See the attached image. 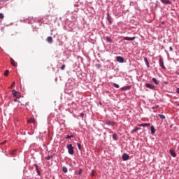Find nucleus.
Listing matches in <instances>:
<instances>
[{
  "mask_svg": "<svg viewBox=\"0 0 179 179\" xmlns=\"http://www.w3.org/2000/svg\"><path fill=\"white\" fill-rule=\"evenodd\" d=\"M21 22H23L24 23H36V22H37V23H43L44 22V20L41 17H38L35 18L29 17L27 19H22Z\"/></svg>",
  "mask_w": 179,
  "mask_h": 179,
  "instance_id": "f257e3e1",
  "label": "nucleus"
},
{
  "mask_svg": "<svg viewBox=\"0 0 179 179\" xmlns=\"http://www.w3.org/2000/svg\"><path fill=\"white\" fill-rule=\"evenodd\" d=\"M67 149L69 155H73V153H75V150L72 144L67 145Z\"/></svg>",
  "mask_w": 179,
  "mask_h": 179,
  "instance_id": "f03ea898",
  "label": "nucleus"
},
{
  "mask_svg": "<svg viewBox=\"0 0 179 179\" xmlns=\"http://www.w3.org/2000/svg\"><path fill=\"white\" fill-rule=\"evenodd\" d=\"M159 64L162 69H166V66H164V62L163 61V57L162 56H159Z\"/></svg>",
  "mask_w": 179,
  "mask_h": 179,
  "instance_id": "7ed1b4c3",
  "label": "nucleus"
},
{
  "mask_svg": "<svg viewBox=\"0 0 179 179\" xmlns=\"http://www.w3.org/2000/svg\"><path fill=\"white\" fill-rule=\"evenodd\" d=\"M12 93H13V97H15V99H20V97L22 96V94H20V92L15 90L12 91Z\"/></svg>",
  "mask_w": 179,
  "mask_h": 179,
  "instance_id": "20e7f679",
  "label": "nucleus"
},
{
  "mask_svg": "<svg viewBox=\"0 0 179 179\" xmlns=\"http://www.w3.org/2000/svg\"><path fill=\"white\" fill-rule=\"evenodd\" d=\"M64 27L66 30H69V31H71V30H73V23H66Z\"/></svg>",
  "mask_w": 179,
  "mask_h": 179,
  "instance_id": "39448f33",
  "label": "nucleus"
},
{
  "mask_svg": "<svg viewBox=\"0 0 179 179\" xmlns=\"http://www.w3.org/2000/svg\"><path fill=\"white\" fill-rule=\"evenodd\" d=\"M8 5V3H6V0H0V9H2V8H5Z\"/></svg>",
  "mask_w": 179,
  "mask_h": 179,
  "instance_id": "423d86ee",
  "label": "nucleus"
},
{
  "mask_svg": "<svg viewBox=\"0 0 179 179\" xmlns=\"http://www.w3.org/2000/svg\"><path fill=\"white\" fill-rule=\"evenodd\" d=\"M145 87H148V89H150L151 90H155V89H156V87H155V85H152L150 83H146Z\"/></svg>",
  "mask_w": 179,
  "mask_h": 179,
  "instance_id": "0eeeda50",
  "label": "nucleus"
},
{
  "mask_svg": "<svg viewBox=\"0 0 179 179\" xmlns=\"http://www.w3.org/2000/svg\"><path fill=\"white\" fill-rule=\"evenodd\" d=\"M122 159L124 162H127V160H129V155L127 153L122 155Z\"/></svg>",
  "mask_w": 179,
  "mask_h": 179,
  "instance_id": "6e6552de",
  "label": "nucleus"
},
{
  "mask_svg": "<svg viewBox=\"0 0 179 179\" xmlns=\"http://www.w3.org/2000/svg\"><path fill=\"white\" fill-rule=\"evenodd\" d=\"M131 85H127V86H124L120 88V90H122V92H125L126 90H131Z\"/></svg>",
  "mask_w": 179,
  "mask_h": 179,
  "instance_id": "1a4fd4ad",
  "label": "nucleus"
},
{
  "mask_svg": "<svg viewBox=\"0 0 179 179\" xmlns=\"http://www.w3.org/2000/svg\"><path fill=\"white\" fill-rule=\"evenodd\" d=\"M164 5H171V0H160Z\"/></svg>",
  "mask_w": 179,
  "mask_h": 179,
  "instance_id": "9d476101",
  "label": "nucleus"
},
{
  "mask_svg": "<svg viewBox=\"0 0 179 179\" xmlns=\"http://www.w3.org/2000/svg\"><path fill=\"white\" fill-rule=\"evenodd\" d=\"M135 38H136L135 36H133V37L126 36V37L123 38V40H126L127 41H134V40H135Z\"/></svg>",
  "mask_w": 179,
  "mask_h": 179,
  "instance_id": "9b49d317",
  "label": "nucleus"
},
{
  "mask_svg": "<svg viewBox=\"0 0 179 179\" xmlns=\"http://www.w3.org/2000/svg\"><path fill=\"white\" fill-rule=\"evenodd\" d=\"M116 61H117V62H120V64H124V57L118 56L116 57Z\"/></svg>",
  "mask_w": 179,
  "mask_h": 179,
  "instance_id": "f8f14e48",
  "label": "nucleus"
},
{
  "mask_svg": "<svg viewBox=\"0 0 179 179\" xmlns=\"http://www.w3.org/2000/svg\"><path fill=\"white\" fill-rule=\"evenodd\" d=\"M10 64L12 65V66H17V64L16 63V62H15V60L11 57L10 58Z\"/></svg>",
  "mask_w": 179,
  "mask_h": 179,
  "instance_id": "ddd939ff",
  "label": "nucleus"
},
{
  "mask_svg": "<svg viewBox=\"0 0 179 179\" xmlns=\"http://www.w3.org/2000/svg\"><path fill=\"white\" fill-rule=\"evenodd\" d=\"M106 125H111V127H114V125H115V122L108 120L106 121Z\"/></svg>",
  "mask_w": 179,
  "mask_h": 179,
  "instance_id": "4468645a",
  "label": "nucleus"
},
{
  "mask_svg": "<svg viewBox=\"0 0 179 179\" xmlns=\"http://www.w3.org/2000/svg\"><path fill=\"white\" fill-rule=\"evenodd\" d=\"M28 124H36V120L34 118L31 117L29 120H27Z\"/></svg>",
  "mask_w": 179,
  "mask_h": 179,
  "instance_id": "2eb2a0df",
  "label": "nucleus"
},
{
  "mask_svg": "<svg viewBox=\"0 0 179 179\" xmlns=\"http://www.w3.org/2000/svg\"><path fill=\"white\" fill-rule=\"evenodd\" d=\"M107 20L109 23H113V18H111V16L110 15V13H107Z\"/></svg>",
  "mask_w": 179,
  "mask_h": 179,
  "instance_id": "dca6fc26",
  "label": "nucleus"
},
{
  "mask_svg": "<svg viewBox=\"0 0 179 179\" xmlns=\"http://www.w3.org/2000/svg\"><path fill=\"white\" fill-rule=\"evenodd\" d=\"M169 153L173 157H177V154L176 152H174V150H170Z\"/></svg>",
  "mask_w": 179,
  "mask_h": 179,
  "instance_id": "f3484780",
  "label": "nucleus"
},
{
  "mask_svg": "<svg viewBox=\"0 0 179 179\" xmlns=\"http://www.w3.org/2000/svg\"><path fill=\"white\" fill-rule=\"evenodd\" d=\"M47 41L49 43V44H52V43H54V40H52V37L51 36H48L47 38Z\"/></svg>",
  "mask_w": 179,
  "mask_h": 179,
  "instance_id": "a211bd4d",
  "label": "nucleus"
},
{
  "mask_svg": "<svg viewBox=\"0 0 179 179\" xmlns=\"http://www.w3.org/2000/svg\"><path fill=\"white\" fill-rule=\"evenodd\" d=\"M144 62L146 64L147 68H150V65L149 64V61L147 57H144Z\"/></svg>",
  "mask_w": 179,
  "mask_h": 179,
  "instance_id": "6ab92c4d",
  "label": "nucleus"
},
{
  "mask_svg": "<svg viewBox=\"0 0 179 179\" xmlns=\"http://www.w3.org/2000/svg\"><path fill=\"white\" fill-rule=\"evenodd\" d=\"M138 127H150V123H143L138 124Z\"/></svg>",
  "mask_w": 179,
  "mask_h": 179,
  "instance_id": "aec40b11",
  "label": "nucleus"
},
{
  "mask_svg": "<svg viewBox=\"0 0 179 179\" xmlns=\"http://www.w3.org/2000/svg\"><path fill=\"white\" fill-rule=\"evenodd\" d=\"M150 131L152 135H154V134L156 132V129H155V126H151Z\"/></svg>",
  "mask_w": 179,
  "mask_h": 179,
  "instance_id": "412c9836",
  "label": "nucleus"
},
{
  "mask_svg": "<svg viewBox=\"0 0 179 179\" xmlns=\"http://www.w3.org/2000/svg\"><path fill=\"white\" fill-rule=\"evenodd\" d=\"M139 129H141V128L139 127H135L134 129H132L131 132L133 134H134V132H138V131H139Z\"/></svg>",
  "mask_w": 179,
  "mask_h": 179,
  "instance_id": "4be33fe9",
  "label": "nucleus"
},
{
  "mask_svg": "<svg viewBox=\"0 0 179 179\" xmlns=\"http://www.w3.org/2000/svg\"><path fill=\"white\" fill-rule=\"evenodd\" d=\"M152 82L154 83H155V85H159V80H157V79H156V78H152Z\"/></svg>",
  "mask_w": 179,
  "mask_h": 179,
  "instance_id": "5701e85b",
  "label": "nucleus"
},
{
  "mask_svg": "<svg viewBox=\"0 0 179 179\" xmlns=\"http://www.w3.org/2000/svg\"><path fill=\"white\" fill-rule=\"evenodd\" d=\"M75 136H73V134H71V135H67L66 137H65V139H71L72 138H74Z\"/></svg>",
  "mask_w": 179,
  "mask_h": 179,
  "instance_id": "b1692460",
  "label": "nucleus"
},
{
  "mask_svg": "<svg viewBox=\"0 0 179 179\" xmlns=\"http://www.w3.org/2000/svg\"><path fill=\"white\" fill-rule=\"evenodd\" d=\"M158 117H159L161 120H166V116H164V115L159 114Z\"/></svg>",
  "mask_w": 179,
  "mask_h": 179,
  "instance_id": "393cba45",
  "label": "nucleus"
},
{
  "mask_svg": "<svg viewBox=\"0 0 179 179\" xmlns=\"http://www.w3.org/2000/svg\"><path fill=\"white\" fill-rule=\"evenodd\" d=\"M113 139L114 141H118V138L117 137V134H113Z\"/></svg>",
  "mask_w": 179,
  "mask_h": 179,
  "instance_id": "a878e982",
  "label": "nucleus"
},
{
  "mask_svg": "<svg viewBox=\"0 0 179 179\" xmlns=\"http://www.w3.org/2000/svg\"><path fill=\"white\" fill-rule=\"evenodd\" d=\"M106 41H108V43H113V40H111V38L108 36H106Z\"/></svg>",
  "mask_w": 179,
  "mask_h": 179,
  "instance_id": "bb28decb",
  "label": "nucleus"
},
{
  "mask_svg": "<svg viewBox=\"0 0 179 179\" xmlns=\"http://www.w3.org/2000/svg\"><path fill=\"white\" fill-rule=\"evenodd\" d=\"M113 86L114 87H115L116 89H120V85L117 83H113Z\"/></svg>",
  "mask_w": 179,
  "mask_h": 179,
  "instance_id": "cd10ccee",
  "label": "nucleus"
},
{
  "mask_svg": "<svg viewBox=\"0 0 179 179\" xmlns=\"http://www.w3.org/2000/svg\"><path fill=\"white\" fill-rule=\"evenodd\" d=\"M17 151V150H14L13 151H12L11 152H10V155H12V156H14V155H16V152Z\"/></svg>",
  "mask_w": 179,
  "mask_h": 179,
  "instance_id": "c85d7f7f",
  "label": "nucleus"
},
{
  "mask_svg": "<svg viewBox=\"0 0 179 179\" xmlns=\"http://www.w3.org/2000/svg\"><path fill=\"white\" fill-rule=\"evenodd\" d=\"M77 146H78L79 150H82V145H80V143H78Z\"/></svg>",
  "mask_w": 179,
  "mask_h": 179,
  "instance_id": "c756f323",
  "label": "nucleus"
},
{
  "mask_svg": "<svg viewBox=\"0 0 179 179\" xmlns=\"http://www.w3.org/2000/svg\"><path fill=\"white\" fill-rule=\"evenodd\" d=\"M64 173H68V169L66 166H63Z\"/></svg>",
  "mask_w": 179,
  "mask_h": 179,
  "instance_id": "7c9ffc66",
  "label": "nucleus"
},
{
  "mask_svg": "<svg viewBox=\"0 0 179 179\" xmlns=\"http://www.w3.org/2000/svg\"><path fill=\"white\" fill-rule=\"evenodd\" d=\"M8 74H9V70H6L4 72V76H8Z\"/></svg>",
  "mask_w": 179,
  "mask_h": 179,
  "instance_id": "2f4dec72",
  "label": "nucleus"
},
{
  "mask_svg": "<svg viewBox=\"0 0 179 179\" xmlns=\"http://www.w3.org/2000/svg\"><path fill=\"white\" fill-rule=\"evenodd\" d=\"M95 66H96V68H97V69H99V68H101V65L99 64H95Z\"/></svg>",
  "mask_w": 179,
  "mask_h": 179,
  "instance_id": "473e14b6",
  "label": "nucleus"
},
{
  "mask_svg": "<svg viewBox=\"0 0 179 179\" xmlns=\"http://www.w3.org/2000/svg\"><path fill=\"white\" fill-rule=\"evenodd\" d=\"M15 85H16V83L13 82L11 85L9 87V89H12V87H13L15 86Z\"/></svg>",
  "mask_w": 179,
  "mask_h": 179,
  "instance_id": "72a5a7b5",
  "label": "nucleus"
},
{
  "mask_svg": "<svg viewBox=\"0 0 179 179\" xmlns=\"http://www.w3.org/2000/svg\"><path fill=\"white\" fill-rule=\"evenodd\" d=\"M82 171H83L82 169H80L78 172L76 174H78V176H80L82 174Z\"/></svg>",
  "mask_w": 179,
  "mask_h": 179,
  "instance_id": "f704fd0d",
  "label": "nucleus"
},
{
  "mask_svg": "<svg viewBox=\"0 0 179 179\" xmlns=\"http://www.w3.org/2000/svg\"><path fill=\"white\" fill-rule=\"evenodd\" d=\"M50 159H52V156L49 155V156L46 157V160H50Z\"/></svg>",
  "mask_w": 179,
  "mask_h": 179,
  "instance_id": "c9c22d12",
  "label": "nucleus"
},
{
  "mask_svg": "<svg viewBox=\"0 0 179 179\" xmlns=\"http://www.w3.org/2000/svg\"><path fill=\"white\" fill-rule=\"evenodd\" d=\"M36 171H38L40 169H38V165L37 164H34Z\"/></svg>",
  "mask_w": 179,
  "mask_h": 179,
  "instance_id": "e433bc0d",
  "label": "nucleus"
},
{
  "mask_svg": "<svg viewBox=\"0 0 179 179\" xmlns=\"http://www.w3.org/2000/svg\"><path fill=\"white\" fill-rule=\"evenodd\" d=\"M60 69L62 71H64L65 69V64H63L61 67H60Z\"/></svg>",
  "mask_w": 179,
  "mask_h": 179,
  "instance_id": "4c0bfd02",
  "label": "nucleus"
},
{
  "mask_svg": "<svg viewBox=\"0 0 179 179\" xmlns=\"http://www.w3.org/2000/svg\"><path fill=\"white\" fill-rule=\"evenodd\" d=\"M91 176L94 177V171L92 170Z\"/></svg>",
  "mask_w": 179,
  "mask_h": 179,
  "instance_id": "58836bf2",
  "label": "nucleus"
},
{
  "mask_svg": "<svg viewBox=\"0 0 179 179\" xmlns=\"http://www.w3.org/2000/svg\"><path fill=\"white\" fill-rule=\"evenodd\" d=\"M80 117H81V118H83V117H85V113H81L80 114Z\"/></svg>",
  "mask_w": 179,
  "mask_h": 179,
  "instance_id": "ea45409f",
  "label": "nucleus"
},
{
  "mask_svg": "<svg viewBox=\"0 0 179 179\" xmlns=\"http://www.w3.org/2000/svg\"><path fill=\"white\" fill-rule=\"evenodd\" d=\"M4 16L3 13H0V19H3Z\"/></svg>",
  "mask_w": 179,
  "mask_h": 179,
  "instance_id": "a19ab883",
  "label": "nucleus"
},
{
  "mask_svg": "<svg viewBox=\"0 0 179 179\" xmlns=\"http://www.w3.org/2000/svg\"><path fill=\"white\" fill-rule=\"evenodd\" d=\"M6 143V140H5L3 142L0 143V145H5Z\"/></svg>",
  "mask_w": 179,
  "mask_h": 179,
  "instance_id": "79ce46f5",
  "label": "nucleus"
},
{
  "mask_svg": "<svg viewBox=\"0 0 179 179\" xmlns=\"http://www.w3.org/2000/svg\"><path fill=\"white\" fill-rule=\"evenodd\" d=\"M169 50H170V51H171V52H173V48L171 46V47H169Z\"/></svg>",
  "mask_w": 179,
  "mask_h": 179,
  "instance_id": "37998d69",
  "label": "nucleus"
},
{
  "mask_svg": "<svg viewBox=\"0 0 179 179\" xmlns=\"http://www.w3.org/2000/svg\"><path fill=\"white\" fill-rule=\"evenodd\" d=\"M159 107V106H153L152 108V110H155V108H157Z\"/></svg>",
  "mask_w": 179,
  "mask_h": 179,
  "instance_id": "c03bdc74",
  "label": "nucleus"
},
{
  "mask_svg": "<svg viewBox=\"0 0 179 179\" xmlns=\"http://www.w3.org/2000/svg\"><path fill=\"white\" fill-rule=\"evenodd\" d=\"M36 173H37L38 176H40V174H41L40 170L39 171H36Z\"/></svg>",
  "mask_w": 179,
  "mask_h": 179,
  "instance_id": "a18cd8bd",
  "label": "nucleus"
},
{
  "mask_svg": "<svg viewBox=\"0 0 179 179\" xmlns=\"http://www.w3.org/2000/svg\"><path fill=\"white\" fill-rule=\"evenodd\" d=\"M176 93H178V94H179V88L176 89Z\"/></svg>",
  "mask_w": 179,
  "mask_h": 179,
  "instance_id": "49530a36",
  "label": "nucleus"
},
{
  "mask_svg": "<svg viewBox=\"0 0 179 179\" xmlns=\"http://www.w3.org/2000/svg\"><path fill=\"white\" fill-rule=\"evenodd\" d=\"M14 101H17V98H15V99H14Z\"/></svg>",
  "mask_w": 179,
  "mask_h": 179,
  "instance_id": "de8ad7c7",
  "label": "nucleus"
},
{
  "mask_svg": "<svg viewBox=\"0 0 179 179\" xmlns=\"http://www.w3.org/2000/svg\"><path fill=\"white\" fill-rule=\"evenodd\" d=\"M178 106H179V104H178Z\"/></svg>",
  "mask_w": 179,
  "mask_h": 179,
  "instance_id": "09e8293b",
  "label": "nucleus"
}]
</instances>
